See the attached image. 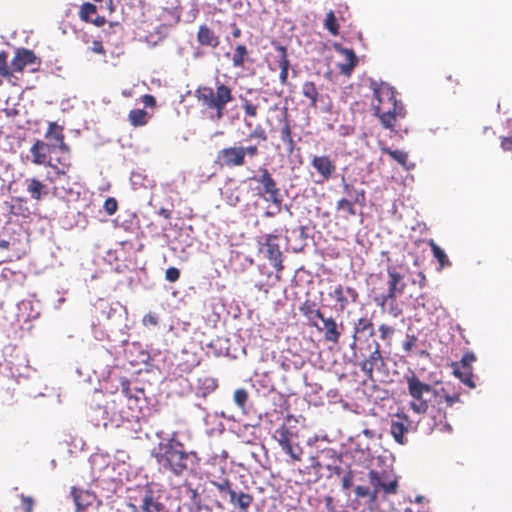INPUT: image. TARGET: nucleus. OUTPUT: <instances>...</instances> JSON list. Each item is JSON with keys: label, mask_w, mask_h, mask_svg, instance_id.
Returning <instances> with one entry per match:
<instances>
[{"label": "nucleus", "mask_w": 512, "mask_h": 512, "mask_svg": "<svg viewBox=\"0 0 512 512\" xmlns=\"http://www.w3.org/2000/svg\"><path fill=\"white\" fill-rule=\"evenodd\" d=\"M476 361V356L473 352H466L459 362L452 364L453 374L469 388H475L476 384L473 380V367L472 364Z\"/></svg>", "instance_id": "9b49d317"}, {"label": "nucleus", "mask_w": 512, "mask_h": 512, "mask_svg": "<svg viewBox=\"0 0 512 512\" xmlns=\"http://www.w3.org/2000/svg\"><path fill=\"white\" fill-rule=\"evenodd\" d=\"M216 163L220 167H240L245 164L242 146H231L221 149L217 153Z\"/></svg>", "instance_id": "4468645a"}, {"label": "nucleus", "mask_w": 512, "mask_h": 512, "mask_svg": "<svg viewBox=\"0 0 512 512\" xmlns=\"http://www.w3.org/2000/svg\"><path fill=\"white\" fill-rule=\"evenodd\" d=\"M429 245L431 247V251L433 256L438 260L440 268H444L446 266H450L451 262L449 261L446 253L442 248H440L433 240L429 241Z\"/></svg>", "instance_id": "58836bf2"}, {"label": "nucleus", "mask_w": 512, "mask_h": 512, "mask_svg": "<svg viewBox=\"0 0 512 512\" xmlns=\"http://www.w3.org/2000/svg\"><path fill=\"white\" fill-rule=\"evenodd\" d=\"M324 27L329 31V33L333 36H337L339 34V26L337 24V20L333 11H329L326 14V18L324 21Z\"/></svg>", "instance_id": "79ce46f5"}, {"label": "nucleus", "mask_w": 512, "mask_h": 512, "mask_svg": "<svg viewBox=\"0 0 512 512\" xmlns=\"http://www.w3.org/2000/svg\"><path fill=\"white\" fill-rule=\"evenodd\" d=\"M249 139H257L262 142H266L268 139L265 129L261 125H256L253 131L248 136Z\"/></svg>", "instance_id": "a18cd8bd"}, {"label": "nucleus", "mask_w": 512, "mask_h": 512, "mask_svg": "<svg viewBox=\"0 0 512 512\" xmlns=\"http://www.w3.org/2000/svg\"><path fill=\"white\" fill-rule=\"evenodd\" d=\"M374 333L372 321L365 317L359 318L354 325L353 342L350 345L351 349L356 348L357 342L361 341L362 336L373 337Z\"/></svg>", "instance_id": "393cba45"}, {"label": "nucleus", "mask_w": 512, "mask_h": 512, "mask_svg": "<svg viewBox=\"0 0 512 512\" xmlns=\"http://www.w3.org/2000/svg\"><path fill=\"white\" fill-rule=\"evenodd\" d=\"M260 176L258 178H254L257 182L262 185L263 191L259 193L260 196L266 197L267 201L272 202L278 208H280L282 204V198L280 194V189L277 186L275 179L272 177L271 173L266 168H260Z\"/></svg>", "instance_id": "9d476101"}, {"label": "nucleus", "mask_w": 512, "mask_h": 512, "mask_svg": "<svg viewBox=\"0 0 512 512\" xmlns=\"http://www.w3.org/2000/svg\"><path fill=\"white\" fill-rule=\"evenodd\" d=\"M295 434L290 428L282 424L279 426L273 434V439L279 444L281 449L290 456L292 461L299 462L302 460L303 448L298 444H293V438Z\"/></svg>", "instance_id": "1a4fd4ad"}, {"label": "nucleus", "mask_w": 512, "mask_h": 512, "mask_svg": "<svg viewBox=\"0 0 512 512\" xmlns=\"http://www.w3.org/2000/svg\"><path fill=\"white\" fill-rule=\"evenodd\" d=\"M340 52L345 56V62L339 64L340 72L349 76L358 64V58L352 49L341 48Z\"/></svg>", "instance_id": "2f4dec72"}, {"label": "nucleus", "mask_w": 512, "mask_h": 512, "mask_svg": "<svg viewBox=\"0 0 512 512\" xmlns=\"http://www.w3.org/2000/svg\"><path fill=\"white\" fill-rule=\"evenodd\" d=\"M55 170V177H50L47 175L46 179L50 183H54L55 178H59L61 176H66L67 171L72 167L71 161H70V154L65 155L63 157H59L56 159V163L52 162V166H50Z\"/></svg>", "instance_id": "7c9ffc66"}, {"label": "nucleus", "mask_w": 512, "mask_h": 512, "mask_svg": "<svg viewBox=\"0 0 512 512\" xmlns=\"http://www.w3.org/2000/svg\"><path fill=\"white\" fill-rule=\"evenodd\" d=\"M241 106L246 117L256 118L262 103H267L268 98L264 93L257 92L253 98L240 96Z\"/></svg>", "instance_id": "aec40b11"}, {"label": "nucleus", "mask_w": 512, "mask_h": 512, "mask_svg": "<svg viewBox=\"0 0 512 512\" xmlns=\"http://www.w3.org/2000/svg\"><path fill=\"white\" fill-rule=\"evenodd\" d=\"M323 323V326L320 327L317 325L318 331L324 333V340L326 342L332 344H338L341 336V331L339 330V325L336 323L335 319L332 317H325L323 315V319H320Z\"/></svg>", "instance_id": "4be33fe9"}, {"label": "nucleus", "mask_w": 512, "mask_h": 512, "mask_svg": "<svg viewBox=\"0 0 512 512\" xmlns=\"http://www.w3.org/2000/svg\"><path fill=\"white\" fill-rule=\"evenodd\" d=\"M121 391L129 400L132 399L130 383H129L128 380L122 381V383H121Z\"/></svg>", "instance_id": "4d7b16f0"}, {"label": "nucleus", "mask_w": 512, "mask_h": 512, "mask_svg": "<svg viewBox=\"0 0 512 512\" xmlns=\"http://www.w3.org/2000/svg\"><path fill=\"white\" fill-rule=\"evenodd\" d=\"M299 311L309 321L310 325L317 327L315 319H323V313L320 309L316 308V304L312 301H305L300 307Z\"/></svg>", "instance_id": "c756f323"}, {"label": "nucleus", "mask_w": 512, "mask_h": 512, "mask_svg": "<svg viewBox=\"0 0 512 512\" xmlns=\"http://www.w3.org/2000/svg\"><path fill=\"white\" fill-rule=\"evenodd\" d=\"M345 293L350 298V302L351 303H356L357 302L359 295H358V292L356 291L355 288H353V287H346L345 288Z\"/></svg>", "instance_id": "6e6d98bb"}, {"label": "nucleus", "mask_w": 512, "mask_h": 512, "mask_svg": "<svg viewBox=\"0 0 512 512\" xmlns=\"http://www.w3.org/2000/svg\"><path fill=\"white\" fill-rule=\"evenodd\" d=\"M400 294H380L373 298L374 303L383 311H387L391 316L398 317L402 314V308L397 303V297Z\"/></svg>", "instance_id": "6ab92c4d"}, {"label": "nucleus", "mask_w": 512, "mask_h": 512, "mask_svg": "<svg viewBox=\"0 0 512 512\" xmlns=\"http://www.w3.org/2000/svg\"><path fill=\"white\" fill-rule=\"evenodd\" d=\"M362 434L367 437L368 439H373L375 437V432L373 430H370L368 428H365L362 430Z\"/></svg>", "instance_id": "338daca9"}, {"label": "nucleus", "mask_w": 512, "mask_h": 512, "mask_svg": "<svg viewBox=\"0 0 512 512\" xmlns=\"http://www.w3.org/2000/svg\"><path fill=\"white\" fill-rule=\"evenodd\" d=\"M242 153H243L244 158L246 156H248L249 158L252 159L259 154V149H258L257 145H249L246 147L242 146Z\"/></svg>", "instance_id": "3c124183"}, {"label": "nucleus", "mask_w": 512, "mask_h": 512, "mask_svg": "<svg viewBox=\"0 0 512 512\" xmlns=\"http://www.w3.org/2000/svg\"><path fill=\"white\" fill-rule=\"evenodd\" d=\"M12 213L15 214V215H22V216H26L27 214H29V209L23 205V201L20 200L19 201V205H13L12 206Z\"/></svg>", "instance_id": "864d4df0"}, {"label": "nucleus", "mask_w": 512, "mask_h": 512, "mask_svg": "<svg viewBox=\"0 0 512 512\" xmlns=\"http://www.w3.org/2000/svg\"><path fill=\"white\" fill-rule=\"evenodd\" d=\"M253 501L254 497L251 494L241 491L238 494L235 492V499L234 501H230V503L237 507L241 512H247Z\"/></svg>", "instance_id": "c9c22d12"}, {"label": "nucleus", "mask_w": 512, "mask_h": 512, "mask_svg": "<svg viewBox=\"0 0 512 512\" xmlns=\"http://www.w3.org/2000/svg\"><path fill=\"white\" fill-rule=\"evenodd\" d=\"M278 237L272 234H268L265 237V242L262 244L261 250L264 251L266 258L271 262L272 266L276 270L277 275L284 269L283 266V255L280 250V246L277 243Z\"/></svg>", "instance_id": "ddd939ff"}, {"label": "nucleus", "mask_w": 512, "mask_h": 512, "mask_svg": "<svg viewBox=\"0 0 512 512\" xmlns=\"http://www.w3.org/2000/svg\"><path fill=\"white\" fill-rule=\"evenodd\" d=\"M354 204L355 203L353 202V200H350L348 198H341L340 200H338L336 204V209L338 211H344L349 216H355L356 209L354 207Z\"/></svg>", "instance_id": "37998d69"}, {"label": "nucleus", "mask_w": 512, "mask_h": 512, "mask_svg": "<svg viewBox=\"0 0 512 512\" xmlns=\"http://www.w3.org/2000/svg\"><path fill=\"white\" fill-rule=\"evenodd\" d=\"M148 113L144 109H134L128 114V120L134 127H141L148 123Z\"/></svg>", "instance_id": "4c0bfd02"}, {"label": "nucleus", "mask_w": 512, "mask_h": 512, "mask_svg": "<svg viewBox=\"0 0 512 512\" xmlns=\"http://www.w3.org/2000/svg\"><path fill=\"white\" fill-rule=\"evenodd\" d=\"M501 147L504 151H512V137L502 138Z\"/></svg>", "instance_id": "13d9d810"}, {"label": "nucleus", "mask_w": 512, "mask_h": 512, "mask_svg": "<svg viewBox=\"0 0 512 512\" xmlns=\"http://www.w3.org/2000/svg\"><path fill=\"white\" fill-rule=\"evenodd\" d=\"M407 384L408 394L412 398L409 403L410 409L416 414H425L429 408V401L424 398L427 393H432L434 388L427 383H424L420 378L411 371L404 375Z\"/></svg>", "instance_id": "423d86ee"}, {"label": "nucleus", "mask_w": 512, "mask_h": 512, "mask_svg": "<svg viewBox=\"0 0 512 512\" xmlns=\"http://www.w3.org/2000/svg\"><path fill=\"white\" fill-rule=\"evenodd\" d=\"M343 192L348 199L353 200L354 203L364 205L365 191L363 189H357L353 184L347 183L343 180Z\"/></svg>", "instance_id": "473e14b6"}, {"label": "nucleus", "mask_w": 512, "mask_h": 512, "mask_svg": "<svg viewBox=\"0 0 512 512\" xmlns=\"http://www.w3.org/2000/svg\"><path fill=\"white\" fill-rule=\"evenodd\" d=\"M197 41L201 46L212 48H216L220 44L219 36L206 24L199 26Z\"/></svg>", "instance_id": "bb28decb"}, {"label": "nucleus", "mask_w": 512, "mask_h": 512, "mask_svg": "<svg viewBox=\"0 0 512 512\" xmlns=\"http://www.w3.org/2000/svg\"><path fill=\"white\" fill-rule=\"evenodd\" d=\"M219 492H226L229 494L230 501L235 499V491L231 488V482L228 478H223L221 481H211Z\"/></svg>", "instance_id": "a19ab883"}, {"label": "nucleus", "mask_w": 512, "mask_h": 512, "mask_svg": "<svg viewBox=\"0 0 512 512\" xmlns=\"http://www.w3.org/2000/svg\"><path fill=\"white\" fill-rule=\"evenodd\" d=\"M379 333H380V338L382 340H386V339L390 338L391 335L394 333V328L389 325H386V324H381L379 326Z\"/></svg>", "instance_id": "8fccbe9b"}, {"label": "nucleus", "mask_w": 512, "mask_h": 512, "mask_svg": "<svg viewBox=\"0 0 512 512\" xmlns=\"http://www.w3.org/2000/svg\"><path fill=\"white\" fill-rule=\"evenodd\" d=\"M329 296L334 299L337 303V310L343 312L349 304V300L345 295V289L341 284L334 287L333 291L329 293Z\"/></svg>", "instance_id": "f704fd0d"}, {"label": "nucleus", "mask_w": 512, "mask_h": 512, "mask_svg": "<svg viewBox=\"0 0 512 512\" xmlns=\"http://www.w3.org/2000/svg\"><path fill=\"white\" fill-rule=\"evenodd\" d=\"M56 150L53 142L36 140L30 148L32 163L36 165L52 166L50 154Z\"/></svg>", "instance_id": "2eb2a0df"}, {"label": "nucleus", "mask_w": 512, "mask_h": 512, "mask_svg": "<svg viewBox=\"0 0 512 512\" xmlns=\"http://www.w3.org/2000/svg\"><path fill=\"white\" fill-rule=\"evenodd\" d=\"M383 154L389 155L394 161L400 164L405 169L409 170L411 167L408 165L409 155L403 150H393L387 146L380 148Z\"/></svg>", "instance_id": "72a5a7b5"}, {"label": "nucleus", "mask_w": 512, "mask_h": 512, "mask_svg": "<svg viewBox=\"0 0 512 512\" xmlns=\"http://www.w3.org/2000/svg\"><path fill=\"white\" fill-rule=\"evenodd\" d=\"M97 14V8L94 4L86 2L81 5L79 17L82 21L90 22L93 16Z\"/></svg>", "instance_id": "ea45409f"}, {"label": "nucleus", "mask_w": 512, "mask_h": 512, "mask_svg": "<svg viewBox=\"0 0 512 512\" xmlns=\"http://www.w3.org/2000/svg\"><path fill=\"white\" fill-rule=\"evenodd\" d=\"M388 281L387 293L392 294H400L402 295L406 288V283L404 282V276L397 270L395 266L387 267Z\"/></svg>", "instance_id": "b1692460"}, {"label": "nucleus", "mask_w": 512, "mask_h": 512, "mask_svg": "<svg viewBox=\"0 0 512 512\" xmlns=\"http://www.w3.org/2000/svg\"><path fill=\"white\" fill-rule=\"evenodd\" d=\"M302 95L309 101L308 106L316 109L321 98L319 88L313 81H305L301 86Z\"/></svg>", "instance_id": "c85d7f7f"}, {"label": "nucleus", "mask_w": 512, "mask_h": 512, "mask_svg": "<svg viewBox=\"0 0 512 512\" xmlns=\"http://www.w3.org/2000/svg\"><path fill=\"white\" fill-rule=\"evenodd\" d=\"M375 116L385 129L395 131L397 123L406 117L407 111L402 101L397 100L396 90L385 82H372Z\"/></svg>", "instance_id": "f03ea898"}, {"label": "nucleus", "mask_w": 512, "mask_h": 512, "mask_svg": "<svg viewBox=\"0 0 512 512\" xmlns=\"http://www.w3.org/2000/svg\"><path fill=\"white\" fill-rule=\"evenodd\" d=\"M365 349L370 352L368 356L362 353L363 360L359 366L368 380L374 381V371L380 370L385 366V361L381 353L380 344L376 340L369 342Z\"/></svg>", "instance_id": "6e6552de"}, {"label": "nucleus", "mask_w": 512, "mask_h": 512, "mask_svg": "<svg viewBox=\"0 0 512 512\" xmlns=\"http://www.w3.org/2000/svg\"><path fill=\"white\" fill-rule=\"evenodd\" d=\"M311 166L316 171L318 179L317 184H323L329 181L336 172L335 161L329 155H313Z\"/></svg>", "instance_id": "f8f14e48"}, {"label": "nucleus", "mask_w": 512, "mask_h": 512, "mask_svg": "<svg viewBox=\"0 0 512 512\" xmlns=\"http://www.w3.org/2000/svg\"><path fill=\"white\" fill-rule=\"evenodd\" d=\"M433 395L435 397V401L438 405V413H439V423H435L437 426H440V430L451 431V425L446 421V413L444 412L441 415L442 405L445 404V407H451L455 403L461 402L460 393L457 391H452L450 389V385L443 386L439 389L433 390Z\"/></svg>", "instance_id": "0eeeda50"}, {"label": "nucleus", "mask_w": 512, "mask_h": 512, "mask_svg": "<svg viewBox=\"0 0 512 512\" xmlns=\"http://www.w3.org/2000/svg\"><path fill=\"white\" fill-rule=\"evenodd\" d=\"M180 278V270L176 267H169L165 272V279L168 282H176Z\"/></svg>", "instance_id": "de8ad7c7"}, {"label": "nucleus", "mask_w": 512, "mask_h": 512, "mask_svg": "<svg viewBox=\"0 0 512 512\" xmlns=\"http://www.w3.org/2000/svg\"><path fill=\"white\" fill-rule=\"evenodd\" d=\"M411 420L406 414H396L390 421V434L400 445L407 444L406 434L409 432Z\"/></svg>", "instance_id": "dca6fc26"}, {"label": "nucleus", "mask_w": 512, "mask_h": 512, "mask_svg": "<svg viewBox=\"0 0 512 512\" xmlns=\"http://www.w3.org/2000/svg\"><path fill=\"white\" fill-rule=\"evenodd\" d=\"M129 506L133 512H163L165 509L164 504L154 497V491L151 484L144 487L141 505L138 507L135 504H130Z\"/></svg>", "instance_id": "a211bd4d"}, {"label": "nucleus", "mask_w": 512, "mask_h": 512, "mask_svg": "<svg viewBox=\"0 0 512 512\" xmlns=\"http://www.w3.org/2000/svg\"><path fill=\"white\" fill-rule=\"evenodd\" d=\"M368 482L370 486L357 485L354 492L357 498H365L370 507L377 506L380 496L385 498L397 493L398 481L386 471L370 470Z\"/></svg>", "instance_id": "20e7f679"}, {"label": "nucleus", "mask_w": 512, "mask_h": 512, "mask_svg": "<svg viewBox=\"0 0 512 512\" xmlns=\"http://www.w3.org/2000/svg\"><path fill=\"white\" fill-rule=\"evenodd\" d=\"M158 214L167 220L171 219V212L168 209L161 208Z\"/></svg>", "instance_id": "69168bd1"}, {"label": "nucleus", "mask_w": 512, "mask_h": 512, "mask_svg": "<svg viewBox=\"0 0 512 512\" xmlns=\"http://www.w3.org/2000/svg\"><path fill=\"white\" fill-rule=\"evenodd\" d=\"M48 142H53L55 148L62 154L69 155L71 150L69 145L65 142L64 127L56 122H49L48 129L44 135Z\"/></svg>", "instance_id": "f3484780"}, {"label": "nucleus", "mask_w": 512, "mask_h": 512, "mask_svg": "<svg viewBox=\"0 0 512 512\" xmlns=\"http://www.w3.org/2000/svg\"><path fill=\"white\" fill-rule=\"evenodd\" d=\"M153 455L164 470L177 477L194 471L200 462L198 454L194 451H186L184 444L176 438L175 434L165 442L159 443Z\"/></svg>", "instance_id": "f257e3e1"}, {"label": "nucleus", "mask_w": 512, "mask_h": 512, "mask_svg": "<svg viewBox=\"0 0 512 512\" xmlns=\"http://www.w3.org/2000/svg\"><path fill=\"white\" fill-rule=\"evenodd\" d=\"M231 28H232V36L234 38H239L242 34V31L241 29L237 26L236 23H233L231 24Z\"/></svg>", "instance_id": "0e129e2a"}, {"label": "nucleus", "mask_w": 512, "mask_h": 512, "mask_svg": "<svg viewBox=\"0 0 512 512\" xmlns=\"http://www.w3.org/2000/svg\"><path fill=\"white\" fill-rule=\"evenodd\" d=\"M106 19L104 16L95 15V18H92L90 23H93L97 27H101L105 24Z\"/></svg>", "instance_id": "bf43d9fd"}, {"label": "nucleus", "mask_w": 512, "mask_h": 512, "mask_svg": "<svg viewBox=\"0 0 512 512\" xmlns=\"http://www.w3.org/2000/svg\"><path fill=\"white\" fill-rule=\"evenodd\" d=\"M417 338L415 335H407L403 342V349L406 353H410L413 347L416 345Z\"/></svg>", "instance_id": "09e8293b"}, {"label": "nucleus", "mask_w": 512, "mask_h": 512, "mask_svg": "<svg viewBox=\"0 0 512 512\" xmlns=\"http://www.w3.org/2000/svg\"><path fill=\"white\" fill-rule=\"evenodd\" d=\"M118 209V202L114 197H108L104 202V210L107 215H113Z\"/></svg>", "instance_id": "49530a36"}, {"label": "nucleus", "mask_w": 512, "mask_h": 512, "mask_svg": "<svg viewBox=\"0 0 512 512\" xmlns=\"http://www.w3.org/2000/svg\"><path fill=\"white\" fill-rule=\"evenodd\" d=\"M144 324H151V325H157L158 321L157 319L152 315H145L143 318Z\"/></svg>", "instance_id": "e2e57ef3"}, {"label": "nucleus", "mask_w": 512, "mask_h": 512, "mask_svg": "<svg viewBox=\"0 0 512 512\" xmlns=\"http://www.w3.org/2000/svg\"><path fill=\"white\" fill-rule=\"evenodd\" d=\"M280 123V139L285 145V150L287 154L292 155L296 147V142L294 141L292 136V127L288 119L286 108L283 111V118L280 120Z\"/></svg>", "instance_id": "5701e85b"}, {"label": "nucleus", "mask_w": 512, "mask_h": 512, "mask_svg": "<svg viewBox=\"0 0 512 512\" xmlns=\"http://www.w3.org/2000/svg\"><path fill=\"white\" fill-rule=\"evenodd\" d=\"M233 399L238 407L244 408L248 401V393L244 388L237 389L234 392Z\"/></svg>", "instance_id": "c03bdc74"}, {"label": "nucleus", "mask_w": 512, "mask_h": 512, "mask_svg": "<svg viewBox=\"0 0 512 512\" xmlns=\"http://www.w3.org/2000/svg\"><path fill=\"white\" fill-rule=\"evenodd\" d=\"M26 182H27L26 190H27L28 194L30 195L31 199H33L35 201H39L42 198L49 195V193H50L49 187L45 183H43L42 181L37 179L36 177L27 179Z\"/></svg>", "instance_id": "a878e982"}, {"label": "nucleus", "mask_w": 512, "mask_h": 512, "mask_svg": "<svg viewBox=\"0 0 512 512\" xmlns=\"http://www.w3.org/2000/svg\"><path fill=\"white\" fill-rule=\"evenodd\" d=\"M141 101L146 107L154 108L156 106V99L153 95L145 94L141 97Z\"/></svg>", "instance_id": "5fc2aeb1"}, {"label": "nucleus", "mask_w": 512, "mask_h": 512, "mask_svg": "<svg viewBox=\"0 0 512 512\" xmlns=\"http://www.w3.org/2000/svg\"><path fill=\"white\" fill-rule=\"evenodd\" d=\"M352 485V476L350 473L346 474L343 478H342V487L344 489H349Z\"/></svg>", "instance_id": "680f3d73"}, {"label": "nucleus", "mask_w": 512, "mask_h": 512, "mask_svg": "<svg viewBox=\"0 0 512 512\" xmlns=\"http://www.w3.org/2000/svg\"><path fill=\"white\" fill-rule=\"evenodd\" d=\"M274 48L278 52V66L280 68L279 79L282 84H286L288 80V70L290 61L288 59L287 48L279 43H273Z\"/></svg>", "instance_id": "cd10ccee"}, {"label": "nucleus", "mask_w": 512, "mask_h": 512, "mask_svg": "<svg viewBox=\"0 0 512 512\" xmlns=\"http://www.w3.org/2000/svg\"><path fill=\"white\" fill-rule=\"evenodd\" d=\"M418 276H419V278H420V280H419V284H420V286H421V287H424V286L426 285V281H427V280H426V276L424 275V273H423V272H419Z\"/></svg>", "instance_id": "774afa93"}, {"label": "nucleus", "mask_w": 512, "mask_h": 512, "mask_svg": "<svg viewBox=\"0 0 512 512\" xmlns=\"http://www.w3.org/2000/svg\"><path fill=\"white\" fill-rule=\"evenodd\" d=\"M92 50L97 54H105V49L100 41L93 42Z\"/></svg>", "instance_id": "052dcab7"}, {"label": "nucleus", "mask_w": 512, "mask_h": 512, "mask_svg": "<svg viewBox=\"0 0 512 512\" xmlns=\"http://www.w3.org/2000/svg\"><path fill=\"white\" fill-rule=\"evenodd\" d=\"M21 505L24 512H32L34 501L29 496H21Z\"/></svg>", "instance_id": "603ef678"}, {"label": "nucleus", "mask_w": 512, "mask_h": 512, "mask_svg": "<svg viewBox=\"0 0 512 512\" xmlns=\"http://www.w3.org/2000/svg\"><path fill=\"white\" fill-rule=\"evenodd\" d=\"M248 50L245 45L238 44L233 52L232 65L234 68H243L244 63L248 60Z\"/></svg>", "instance_id": "e433bc0d"}, {"label": "nucleus", "mask_w": 512, "mask_h": 512, "mask_svg": "<svg viewBox=\"0 0 512 512\" xmlns=\"http://www.w3.org/2000/svg\"><path fill=\"white\" fill-rule=\"evenodd\" d=\"M70 494L76 506V512L85 511L89 506H92L96 500L94 493L82 488L72 487Z\"/></svg>", "instance_id": "412c9836"}, {"label": "nucleus", "mask_w": 512, "mask_h": 512, "mask_svg": "<svg viewBox=\"0 0 512 512\" xmlns=\"http://www.w3.org/2000/svg\"><path fill=\"white\" fill-rule=\"evenodd\" d=\"M194 96L203 110L210 112L211 120L220 121L226 111L228 103L234 100L232 88L219 81H215V87L200 85L196 88Z\"/></svg>", "instance_id": "7ed1b4c3"}, {"label": "nucleus", "mask_w": 512, "mask_h": 512, "mask_svg": "<svg viewBox=\"0 0 512 512\" xmlns=\"http://www.w3.org/2000/svg\"><path fill=\"white\" fill-rule=\"evenodd\" d=\"M8 54L6 51L0 52V77L12 82L15 78L14 73H22L28 66L41 64V60L35 53L26 48H19L15 51V55L9 66L7 63Z\"/></svg>", "instance_id": "39448f33"}]
</instances>
